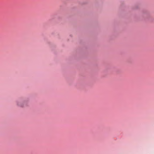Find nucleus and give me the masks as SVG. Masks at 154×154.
Listing matches in <instances>:
<instances>
[{"mask_svg": "<svg viewBox=\"0 0 154 154\" xmlns=\"http://www.w3.org/2000/svg\"><path fill=\"white\" fill-rule=\"evenodd\" d=\"M17 105L19 106H21V107L24 106V105L25 103V102H22L20 101H18V102H17Z\"/></svg>", "mask_w": 154, "mask_h": 154, "instance_id": "obj_1", "label": "nucleus"}]
</instances>
